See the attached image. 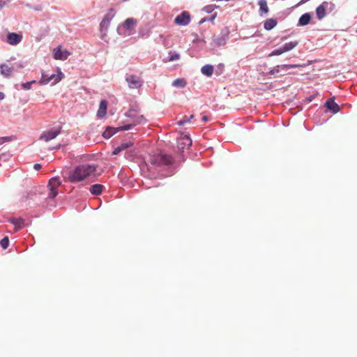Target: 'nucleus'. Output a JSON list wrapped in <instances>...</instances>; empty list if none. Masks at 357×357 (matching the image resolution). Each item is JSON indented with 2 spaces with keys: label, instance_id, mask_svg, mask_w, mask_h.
Masks as SVG:
<instances>
[{
  "label": "nucleus",
  "instance_id": "1",
  "mask_svg": "<svg viewBox=\"0 0 357 357\" xmlns=\"http://www.w3.org/2000/svg\"><path fill=\"white\" fill-rule=\"evenodd\" d=\"M98 166L96 165L83 164L71 170L66 180L70 183H78L86 180L96 175Z\"/></svg>",
  "mask_w": 357,
  "mask_h": 357
},
{
  "label": "nucleus",
  "instance_id": "2",
  "mask_svg": "<svg viewBox=\"0 0 357 357\" xmlns=\"http://www.w3.org/2000/svg\"><path fill=\"white\" fill-rule=\"evenodd\" d=\"M63 77V74L60 70L50 73L49 72H43L40 83L43 84H50L54 85Z\"/></svg>",
  "mask_w": 357,
  "mask_h": 357
},
{
  "label": "nucleus",
  "instance_id": "3",
  "mask_svg": "<svg viewBox=\"0 0 357 357\" xmlns=\"http://www.w3.org/2000/svg\"><path fill=\"white\" fill-rule=\"evenodd\" d=\"M335 8V5L333 2L324 1L316 9L317 18L321 20L326 15V13L332 12Z\"/></svg>",
  "mask_w": 357,
  "mask_h": 357
},
{
  "label": "nucleus",
  "instance_id": "4",
  "mask_svg": "<svg viewBox=\"0 0 357 357\" xmlns=\"http://www.w3.org/2000/svg\"><path fill=\"white\" fill-rule=\"evenodd\" d=\"M172 162V158L170 155L162 153L154 155L151 158V163L158 166L167 165L171 164Z\"/></svg>",
  "mask_w": 357,
  "mask_h": 357
},
{
  "label": "nucleus",
  "instance_id": "5",
  "mask_svg": "<svg viewBox=\"0 0 357 357\" xmlns=\"http://www.w3.org/2000/svg\"><path fill=\"white\" fill-rule=\"evenodd\" d=\"M61 185V181L57 177L50 179L47 188L49 189L48 197L54 198L58 195V188Z\"/></svg>",
  "mask_w": 357,
  "mask_h": 357
},
{
  "label": "nucleus",
  "instance_id": "6",
  "mask_svg": "<svg viewBox=\"0 0 357 357\" xmlns=\"http://www.w3.org/2000/svg\"><path fill=\"white\" fill-rule=\"evenodd\" d=\"M130 116H132L133 119V121L131 123L126 124L125 126H121L119 130H128L132 127L135 126L138 124H142L146 122V119L143 115H132L131 114H129Z\"/></svg>",
  "mask_w": 357,
  "mask_h": 357
},
{
  "label": "nucleus",
  "instance_id": "7",
  "mask_svg": "<svg viewBox=\"0 0 357 357\" xmlns=\"http://www.w3.org/2000/svg\"><path fill=\"white\" fill-rule=\"evenodd\" d=\"M190 15L187 11L182 12L180 15H177L174 19V22L181 26H185L190 23Z\"/></svg>",
  "mask_w": 357,
  "mask_h": 357
},
{
  "label": "nucleus",
  "instance_id": "8",
  "mask_svg": "<svg viewBox=\"0 0 357 357\" xmlns=\"http://www.w3.org/2000/svg\"><path fill=\"white\" fill-rule=\"evenodd\" d=\"M126 81L129 86L132 89H137L142 86V81L140 77L136 75H129L126 77Z\"/></svg>",
  "mask_w": 357,
  "mask_h": 357
},
{
  "label": "nucleus",
  "instance_id": "9",
  "mask_svg": "<svg viewBox=\"0 0 357 357\" xmlns=\"http://www.w3.org/2000/svg\"><path fill=\"white\" fill-rule=\"evenodd\" d=\"M22 39V36L16 33H8L6 36V41L12 45L19 44Z\"/></svg>",
  "mask_w": 357,
  "mask_h": 357
},
{
  "label": "nucleus",
  "instance_id": "10",
  "mask_svg": "<svg viewBox=\"0 0 357 357\" xmlns=\"http://www.w3.org/2000/svg\"><path fill=\"white\" fill-rule=\"evenodd\" d=\"M53 54L55 59L65 60L70 53L66 50H62L61 47H57L54 49Z\"/></svg>",
  "mask_w": 357,
  "mask_h": 357
},
{
  "label": "nucleus",
  "instance_id": "11",
  "mask_svg": "<svg viewBox=\"0 0 357 357\" xmlns=\"http://www.w3.org/2000/svg\"><path fill=\"white\" fill-rule=\"evenodd\" d=\"M136 24V20L133 18H128L123 22L122 26L128 31V35H130L134 33Z\"/></svg>",
  "mask_w": 357,
  "mask_h": 357
},
{
  "label": "nucleus",
  "instance_id": "12",
  "mask_svg": "<svg viewBox=\"0 0 357 357\" xmlns=\"http://www.w3.org/2000/svg\"><path fill=\"white\" fill-rule=\"evenodd\" d=\"M59 133L60 131L59 130L52 129L47 132H43L40 135V139L44 140L45 142H49L50 140L54 139Z\"/></svg>",
  "mask_w": 357,
  "mask_h": 357
},
{
  "label": "nucleus",
  "instance_id": "13",
  "mask_svg": "<svg viewBox=\"0 0 357 357\" xmlns=\"http://www.w3.org/2000/svg\"><path fill=\"white\" fill-rule=\"evenodd\" d=\"M269 69L268 72H266V74L268 77V78H278L280 77L281 76L284 75V73L283 72L286 68H273Z\"/></svg>",
  "mask_w": 357,
  "mask_h": 357
},
{
  "label": "nucleus",
  "instance_id": "14",
  "mask_svg": "<svg viewBox=\"0 0 357 357\" xmlns=\"http://www.w3.org/2000/svg\"><path fill=\"white\" fill-rule=\"evenodd\" d=\"M227 37L226 36H213V41L211 43L212 47H220L223 46L227 43Z\"/></svg>",
  "mask_w": 357,
  "mask_h": 357
},
{
  "label": "nucleus",
  "instance_id": "15",
  "mask_svg": "<svg viewBox=\"0 0 357 357\" xmlns=\"http://www.w3.org/2000/svg\"><path fill=\"white\" fill-rule=\"evenodd\" d=\"M191 144L192 140L188 136H184L178 141V147L179 149H184L185 147H190Z\"/></svg>",
  "mask_w": 357,
  "mask_h": 357
},
{
  "label": "nucleus",
  "instance_id": "16",
  "mask_svg": "<svg viewBox=\"0 0 357 357\" xmlns=\"http://www.w3.org/2000/svg\"><path fill=\"white\" fill-rule=\"evenodd\" d=\"M9 222L14 225L15 226V231H17L25 227L24 220L20 218H10L9 220Z\"/></svg>",
  "mask_w": 357,
  "mask_h": 357
},
{
  "label": "nucleus",
  "instance_id": "17",
  "mask_svg": "<svg viewBox=\"0 0 357 357\" xmlns=\"http://www.w3.org/2000/svg\"><path fill=\"white\" fill-rule=\"evenodd\" d=\"M326 106L334 113H337L340 110L339 105L332 99H329L326 101Z\"/></svg>",
  "mask_w": 357,
  "mask_h": 357
},
{
  "label": "nucleus",
  "instance_id": "18",
  "mask_svg": "<svg viewBox=\"0 0 357 357\" xmlns=\"http://www.w3.org/2000/svg\"><path fill=\"white\" fill-rule=\"evenodd\" d=\"M107 102L106 100H102L100 102L99 109L97 112V115L99 117H103L107 112Z\"/></svg>",
  "mask_w": 357,
  "mask_h": 357
},
{
  "label": "nucleus",
  "instance_id": "19",
  "mask_svg": "<svg viewBox=\"0 0 357 357\" xmlns=\"http://www.w3.org/2000/svg\"><path fill=\"white\" fill-rule=\"evenodd\" d=\"M311 19V15L309 13H304L302 15L298 20L299 26H305L310 23Z\"/></svg>",
  "mask_w": 357,
  "mask_h": 357
},
{
  "label": "nucleus",
  "instance_id": "20",
  "mask_svg": "<svg viewBox=\"0 0 357 357\" xmlns=\"http://www.w3.org/2000/svg\"><path fill=\"white\" fill-rule=\"evenodd\" d=\"M120 127L118 128H114L112 127H108L102 133V136L105 139H109L112 136H113L117 131H119Z\"/></svg>",
  "mask_w": 357,
  "mask_h": 357
},
{
  "label": "nucleus",
  "instance_id": "21",
  "mask_svg": "<svg viewBox=\"0 0 357 357\" xmlns=\"http://www.w3.org/2000/svg\"><path fill=\"white\" fill-rule=\"evenodd\" d=\"M258 3L259 6L260 15H264L267 14L268 13L269 10H268L266 0H259Z\"/></svg>",
  "mask_w": 357,
  "mask_h": 357
},
{
  "label": "nucleus",
  "instance_id": "22",
  "mask_svg": "<svg viewBox=\"0 0 357 357\" xmlns=\"http://www.w3.org/2000/svg\"><path fill=\"white\" fill-rule=\"evenodd\" d=\"M277 20L273 18L268 19L265 21L264 27L266 30L270 31L277 25Z\"/></svg>",
  "mask_w": 357,
  "mask_h": 357
},
{
  "label": "nucleus",
  "instance_id": "23",
  "mask_svg": "<svg viewBox=\"0 0 357 357\" xmlns=\"http://www.w3.org/2000/svg\"><path fill=\"white\" fill-rule=\"evenodd\" d=\"M132 145V143L131 142H125L122 143L121 145L115 148L113 151L114 155H117L119 153H121L122 151L126 150L128 147L131 146Z\"/></svg>",
  "mask_w": 357,
  "mask_h": 357
},
{
  "label": "nucleus",
  "instance_id": "24",
  "mask_svg": "<svg viewBox=\"0 0 357 357\" xmlns=\"http://www.w3.org/2000/svg\"><path fill=\"white\" fill-rule=\"evenodd\" d=\"M103 189V186L100 184H94L90 188L91 194L95 195H100Z\"/></svg>",
  "mask_w": 357,
  "mask_h": 357
},
{
  "label": "nucleus",
  "instance_id": "25",
  "mask_svg": "<svg viewBox=\"0 0 357 357\" xmlns=\"http://www.w3.org/2000/svg\"><path fill=\"white\" fill-rule=\"evenodd\" d=\"M186 85V81L183 78L176 79L172 83V86L176 88H184Z\"/></svg>",
  "mask_w": 357,
  "mask_h": 357
},
{
  "label": "nucleus",
  "instance_id": "26",
  "mask_svg": "<svg viewBox=\"0 0 357 357\" xmlns=\"http://www.w3.org/2000/svg\"><path fill=\"white\" fill-rule=\"evenodd\" d=\"M297 45H298L297 41H291L289 43H286L282 47H283V50L286 52H288V51L294 49L296 46H297Z\"/></svg>",
  "mask_w": 357,
  "mask_h": 357
},
{
  "label": "nucleus",
  "instance_id": "27",
  "mask_svg": "<svg viewBox=\"0 0 357 357\" xmlns=\"http://www.w3.org/2000/svg\"><path fill=\"white\" fill-rule=\"evenodd\" d=\"M115 15V10L113 8H110L108 13L105 15L103 20L110 23V21L113 19Z\"/></svg>",
  "mask_w": 357,
  "mask_h": 357
},
{
  "label": "nucleus",
  "instance_id": "28",
  "mask_svg": "<svg viewBox=\"0 0 357 357\" xmlns=\"http://www.w3.org/2000/svg\"><path fill=\"white\" fill-rule=\"evenodd\" d=\"M180 57V55L177 53H172L169 52V55L167 58H164L163 60L165 61H171L178 59Z\"/></svg>",
  "mask_w": 357,
  "mask_h": 357
},
{
  "label": "nucleus",
  "instance_id": "29",
  "mask_svg": "<svg viewBox=\"0 0 357 357\" xmlns=\"http://www.w3.org/2000/svg\"><path fill=\"white\" fill-rule=\"evenodd\" d=\"M1 246L3 249H6L9 245V238L8 236H5L0 241Z\"/></svg>",
  "mask_w": 357,
  "mask_h": 357
},
{
  "label": "nucleus",
  "instance_id": "30",
  "mask_svg": "<svg viewBox=\"0 0 357 357\" xmlns=\"http://www.w3.org/2000/svg\"><path fill=\"white\" fill-rule=\"evenodd\" d=\"M109 25V23L102 19V20L100 24V31L102 32L103 31H107Z\"/></svg>",
  "mask_w": 357,
  "mask_h": 357
},
{
  "label": "nucleus",
  "instance_id": "31",
  "mask_svg": "<svg viewBox=\"0 0 357 357\" xmlns=\"http://www.w3.org/2000/svg\"><path fill=\"white\" fill-rule=\"evenodd\" d=\"M193 117H194V115H192H192H190L189 118H188V117H187V116H184L181 120H180L179 121H178V123H178L179 126H183L185 123H186L189 122V121H190V120L191 119H193Z\"/></svg>",
  "mask_w": 357,
  "mask_h": 357
},
{
  "label": "nucleus",
  "instance_id": "32",
  "mask_svg": "<svg viewBox=\"0 0 357 357\" xmlns=\"http://www.w3.org/2000/svg\"><path fill=\"white\" fill-rule=\"evenodd\" d=\"M285 52V51L283 50L282 47H280L278 49L274 50L271 54L270 56H276V55H280L282 53Z\"/></svg>",
  "mask_w": 357,
  "mask_h": 357
},
{
  "label": "nucleus",
  "instance_id": "33",
  "mask_svg": "<svg viewBox=\"0 0 357 357\" xmlns=\"http://www.w3.org/2000/svg\"><path fill=\"white\" fill-rule=\"evenodd\" d=\"M36 82L33 80V81H31V82H26V83H23L22 84L21 86H22V89H24V90H29L31 88V85L35 83Z\"/></svg>",
  "mask_w": 357,
  "mask_h": 357
},
{
  "label": "nucleus",
  "instance_id": "34",
  "mask_svg": "<svg viewBox=\"0 0 357 357\" xmlns=\"http://www.w3.org/2000/svg\"><path fill=\"white\" fill-rule=\"evenodd\" d=\"M202 73L206 76H211L213 74V68H201Z\"/></svg>",
  "mask_w": 357,
  "mask_h": 357
},
{
  "label": "nucleus",
  "instance_id": "35",
  "mask_svg": "<svg viewBox=\"0 0 357 357\" xmlns=\"http://www.w3.org/2000/svg\"><path fill=\"white\" fill-rule=\"evenodd\" d=\"M11 69L12 68H1V73L6 77H8L10 75Z\"/></svg>",
  "mask_w": 357,
  "mask_h": 357
},
{
  "label": "nucleus",
  "instance_id": "36",
  "mask_svg": "<svg viewBox=\"0 0 357 357\" xmlns=\"http://www.w3.org/2000/svg\"><path fill=\"white\" fill-rule=\"evenodd\" d=\"M216 8L214 5H208L204 8V10L208 13H212L213 10Z\"/></svg>",
  "mask_w": 357,
  "mask_h": 357
},
{
  "label": "nucleus",
  "instance_id": "37",
  "mask_svg": "<svg viewBox=\"0 0 357 357\" xmlns=\"http://www.w3.org/2000/svg\"><path fill=\"white\" fill-rule=\"evenodd\" d=\"M217 16V14L216 13H214L212 16H211L210 17H205L204 19H202L199 23L202 24L206 21H210V22H213V20Z\"/></svg>",
  "mask_w": 357,
  "mask_h": 357
},
{
  "label": "nucleus",
  "instance_id": "38",
  "mask_svg": "<svg viewBox=\"0 0 357 357\" xmlns=\"http://www.w3.org/2000/svg\"><path fill=\"white\" fill-rule=\"evenodd\" d=\"M12 139V137H0V145L1 144H3V143L6 142H10L11 141Z\"/></svg>",
  "mask_w": 357,
  "mask_h": 357
},
{
  "label": "nucleus",
  "instance_id": "39",
  "mask_svg": "<svg viewBox=\"0 0 357 357\" xmlns=\"http://www.w3.org/2000/svg\"><path fill=\"white\" fill-rule=\"evenodd\" d=\"M10 3V0H0V10Z\"/></svg>",
  "mask_w": 357,
  "mask_h": 357
},
{
  "label": "nucleus",
  "instance_id": "40",
  "mask_svg": "<svg viewBox=\"0 0 357 357\" xmlns=\"http://www.w3.org/2000/svg\"><path fill=\"white\" fill-rule=\"evenodd\" d=\"M276 67H292V68H294V67H303V66L301 65H297V64H291V65L284 64V65H282V66H277Z\"/></svg>",
  "mask_w": 357,
  "mask_h": 357
},
{
  "label": "nucleus",
  "instance_id": "41",
  "mask_svg": "<svg viewBox=\"0 0 357 357\" xmlns=\"http://www.w3.org/2000/svg\"><path fill=\"white\" fill-rule=\"evenodd\" d=\"M33 169L35 170H40L41 169V165L38 164V163H36L33 165Z\"/></svg>",
  "mask_w": 357,
  "mask_h": 357
},
{
  "label": "nucleus",
  "instance_id": "42",
  "mask_svg": "<svg viewBox=\"0 0 357 357\" xmlns=\"http://www.w3.org/2000/svg\"><path fill=\"white\" fill-rule=\"evenodd\" d=\"M202 121H204V122H206L208 121V117L207 116H204L202 117Z\"/></svg>",
  "mask_w": 357,
  "mask_h": 357
},
{
  "label": "nucleus",
  "instance_id": "43",
  "mask_svg": "<svg viewBox=\"0 0 357 357\" xmlns=\"http://www.w3.org/2000/svg\"><path fill=\"white\" fill-rule=\"evenodd\" d=\"M4 98V94L2 92H0V100H3Z\"/></svg>",
  "mask_w": 357,
  "mask_h": 357
},
{
  "label": "nucleus",
  "instance_id": "44",
  "mask_svg": "<svg viewBox=\"0 0 357 357\" xmlns=\"http://www.w3.org/2000/svg\"><path fill=\"white\" fill-rule=\"evenodd\" d=\"M27 199H28V196L23 197H22V202H26V200H27Z\"/></svg>",
  "mask_w": 357,
  "mask_h": 357
},
{
  "label": "nucleus",
  "instance_id": "45",
  "mask_svg": "<svg viewBox=\"0 0 357 357\" xmlns=\"http://www.w3.org/2000/svg\"><path fill=\"white\" fill-rule=\"evenodd\" d=\"M202 67L208 68V67H213V66L210 64H206V65L203 66Z\"/></svg>",
  "mask_w": 357,
  "mask_h": 357
},
{
  "label": "nucleus",
  "instance_id": "46",
  "mask_svg": "<svg viewBox=\"0 0 357 357\" xmlns=\"http://www.w3.org/2000/svg\"><path fill=\"white\" fill-rule=\"evenodd\" d=\"M0 67H2V68H4V67H8L6 64L5 63H2L0 65Z\"/></svg>",
  "mask_w": 357,
  "mask_h": 357
},
{
  "label": "nucleus",
  "instance_id": "47",
  "mask_svg": "<svg viewBox=\"0 0 357 357\" xmlns=\"http://www.w3.org/2000/svg\"><path fill=\"white\" fill-rule=\"evenodd\" d=\"M218 67H219V68L223 67V64L220 63V64L218 66Z\"/></svg>",
  "mask_w": 357,
  "mask_h": 357
}]
</instances>
